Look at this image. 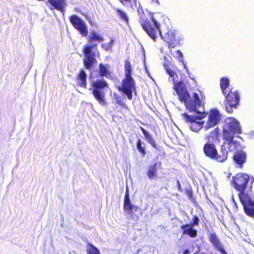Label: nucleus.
Here are the masks:
<instances>
[{"instance_id":"6e6552de","label":"nucleus","mask_w":254,"mask_h":254,"mask_svg":"<svg viewBox=\"0 0 254 254\" xmlns=\"http://www.w3.org/2000/svg\"><path fill=\"white\" fill-rule=\"evenodd\" d=\"M250 180V176L248 174L242 173H237L233 177L232 183L235 190L239 192V197L248 194L246 190Z\"/></svg>"},{"instance_id":"e433bc0d","label":"nucleus","mask_w":254,"mask_h":254,"mask_svg":"<svg viewBox=\"0 0 254 254\" xmlns=\"http://www.w3.org/2000/svg\"><path fill=\"white\" fill-rule=\"evenodd\" d=\"M193 254H198L196 252V253H194Z\"/></svg>"},{"instance_id":"dca6fc26","label":"nucleus","mask_w":254,"mask_h":254,"mask_svg":"<svg viewBox=\"0 0 254 254\" xmlns=\"http://www.w3.org/2000/svg\"><path fill=\"white\" fill-rule=\"evenodd\" d=\"M228 152L226 149V147L224 144L220 146V152L217 150L214 156L212 157L211 159L216 161L219 163H223L228 159Z\"/></svg>"},{"instance_id":"aec40b11","label":"nucleus","mask_w":254,"mask_h":254,"mask_svg":"<svg viewBox=\"0 0 254 254\" xmlns=\"http://www.w3.org/2000/svg\"><path fill=\"white\" fill-rule=\"evenodd\" d=\"M246 153L242 151L236 152L233 156L235 163L238 164L240 168H243V164L246 161Z\"/></svg>"},{"instance_id":"9b49d317","label":"nucleus","mask_w":254,"mask_h":254,"mask_svg":"<svg viewBox=\"0 0 254 254\" xmlns=\"http://www.w3.org/2000/svg\"><path fill=\"white\" fill-rule=\"evenodd\" d=\"M69 20L75 29L77 30L82 37L88 35V28L85 22L78 16L73 14L69 17Z\"/></svg>"},{"instance_id":"5701e85b","label":"nucleus","mask_w":254,"mask_h":254,"mask_svg":"<svg viewBox=\"0 0 254 254\" xmlns=\"http://www.w3.org/2000/svg\"><path fill=\"white\" fill-rule=\"evenodd\" d=\"M99 74L101 77L105 76L107 78H112V73L108 70L109 65L107 66L102 63L99 64Z\"/></svg>"},{"instance_id":"2eb2a0df","label":"nucleus","mask_w":254,"mask_h":254,"mask_svg":"<svg viewBox=\"0 0 254 254\" xmlns=\"http://www.w3.org/2000/svg\"><path fill=\"white\" fill-rule=\"evenodd\" d=\"M161 162H156L148 166L146 175L148 178L150 180H153L157 177L158 170L161 168Z\"/></svg>"},{"instance_id":"a878e982","label":"nucleus","mask_w":254,"mask_h":254,"mask_svg":"<svg viewBox=\"0 0 254 254\" xmlns=\"http://www.w3.org/2000/svg\"><path fill=\"white\" fill-rule=\"evenodd\" d=\"M87 254H101L99 249L91 243H88L86 246Z\"/></svg>"},{"instance_id":"72a5a7b5","label":"nucleus","mask_w":254,"mask_h":254,"mask_svg":"<svg viewBox=\"0 0 254 254\" xmlns=\"http://www.w3.org/2000/svg\"><path fill=\"white\" fill-rule=\"evenodd\" d=\"M177 186H178V190L181 191V192H183V189L181 187V184L180 183V181L179 180H177Z\"/></svg>"},{"instance_id":"4468645a","label":"nucleus","mask_w":254,"mask_h":254,"mask_svg":"<svg viewBox=\"0 0 254 254\" xmlns=\"http://www.w3.org/2000/svg\"><path fill=\"white\" fill-rule=\"evenodd\" d=\"M208 239L216 251L222 254H228L224 250L223 244L221 243L215 233H210L209 235Z\"/></svg>"},{"instance_id":"0eeeda50","label":"nucleus","mask_w":254,"mask_h":254,"mask_svg":"<svg viewBox=\"0 0 254 254\" xmlns=\"http://www.w3.org/2000/svg\"><path fill=\"white\" fill-rule=\"evenodd\" d=\"M239 122L234 118H227L222 127L223 138H231L235 134L241 133Z\"/></svg>"},{"instance_id":"cd10ccee","label":"nucleus","mask_w":254,"mask_h":254,"mask_svg":"<svg viewBox=\"0 0 254 254\" xmlns=\"http://www.w3.org/2000/svg\"><path fill=\"white\" fill-rule=\"evenodd\" d=\"M164 69L167 74L171 77H175V76L178 77L177 74L174 71L173 69H172L168 64H164Z\"/></svg>"},{"instance_id":"9d476101","label":"nucleus","mask_w":254,"mask_h":254,"mask_svg":"<svg viewBox=\"0 0 254 254\" xmlns=\"http://www.w3.org/2000/svg\"><path fill=\"white\" fill-rule=\"evenodd\" d=\"M123 208L124 211L129 215L130 219L135 222L138 221L139 216L135 214L134 212L140 211V215H142V211L139 206L132 204L129 198V193L128 188L126 190L124 199Z\"/></svg>"},{"instance_id":"20e7f679","label":"nucleus","mask_w":254,"mask_h":254,"mask_svg":"<svg viewBox=\"0 0 254 254\" xmlns=\"http://www.w3.org/2000/svg\"><path fill=\"white\" fill-rule=\"evenodd\" d=\"M104 40V38L96 31L92 30L90 32L87 38V41L89 44L85 45L82 49V52L84 56L83 62L87 69H91L97 63L95 53L93 51V50L97 48L98 43L102 42Z\"/></svg>"},{"instance_id":"7ed1b4c3","label":"nucleus","mask_w":254,"mask_h":254,"mask_svg":"<svg viewBox=\"0 0 254 254\" xmlns=\"http://www.w3.org/2000/svg\"><path fill=\"white\" fill-rule=\"evenodd\" d=\"M174 88L177 92L181 102H184L187 110L189 111H199V109L204 110L205 97H199L196 93L192 94L190 99L184 83L182 81L174 82Z\"/></svg>"},{"instance_id":"39448f33","label":"nucleus","mask_w":254,"mask_h":254,"mask_svg":"<svg viewBox=\"0 0 254 254\" xmlns=\"http://www.w3.org/2000/svg\"><path fill=\"white\" fill-rule=\"evenodd\" d=\"M131 65L128 60L125 62V77L122 80L121 85L118 87V89L124 95H126L129 100L132 99V93H136V84L131 76Z\"/></svg>"},{"instance_id":"1a4fd4ad","label":"nucleus","mask_w":254,"mask_h":254,"mask_svg":"<svg viewBox=\"0 0 254 254\" xmlns=\"http://www.w3.org/2000/svg\"><path fill=\"white\" fill-rule=\"evenodd\" d=\"M108 83L104 79L93 81L91 83L92 94L99 104L104 106L106 104L104 89L107 88Z\"/></svg>"},{"instance_id":"412c9836","label":"nucleus","mask_w":254,"mask_h":254,"mask_svg":"<svg viewBox=\"0 0 254 254\" xmlns=\"http://www.w3.org/2000/svg\"><path fill=\"white\" fill-rule=\"evenodd\" d=\"M77 85L84 88L87 86V75L83 69H81L76 77Z\"/></svg>"},{"instance_id":"bb28decb","label":"nucleus","mask_w":254,"mask_h":254,"mask_svg":"<svg viewBox=\"0 0 254 254\" xmlns=\"http://www.w3.org/2000/svg\"><path fill=\"white\" fill-rule=\"evenodd\" d=\"M136 147L142 156H144L146 154L145 144L142 142L140 138L138 139L136 142Z\"/></svg>"},{"instance_id":"6ab92c4d","label":"nucleus","mask_w":254,"mask_h":254,"mask_svg":"<svg viewBox=\"0 0 254 254\" xmlns=\"http://www.w3.org/2000/svg\"><path fill=\"white\" fill-rule=\"evenodd\" d=\"M203 151L207 157L211 159L212 157L214 156L217 149L214 144L206 142L203 146Z\"/></svg>"},{"instance_id":"b1692460","label":"nucleus","mask_w":254,"mask_h":254,"mask_svg":"<svg viewBox=\"0 0 254 254\" xmlns=\"http://www.w3.org/2000/svg\"><path fill=\"white\" fill-rule=\"evenodd\" d=\"M140 129L144 135L145 140L149 143L154 148H157V145L155 143L154 139L153 138L151 135H150L143 127H140Z\"/></svg>"},{"instance_id":"c9c22d12","label":"nucleus","mask_w":254,"mask_h":254,"mask_svg":"<svg viewBox=\"0 0 254 254\" xmlns=\"http://www.w3.org/2000/svg\"><path fill=\"white\" fill-rule=\"evenodd\" d=\"M210 111H212V112H213V111H218V110L216 109H212L210 110Z\"/></svg>"},{"instance_id":"a211bd4d","label":"nucleus","mask_w":254,"mask_h":254,"mask_svg":"<svg viewBox=\"0 0 254 254\" xmlns=\"http://www.w3.org/2000/svg\"><path fill=\"white\" fill-rule=\"evenodd\" d=\"M181 229L183 230V235H188L192 238H195L197 235V231L193 228V226L190 224L182 225Z\"/></svg>"},{"instance_id":"393cba45","label":"nucleus","mask_w":254,"mask_h":254,"mask_svg":"<svg viewBox=\"0 0 254 254\" xmlns=\"http://www.w3.org/2000/svg\"><path fill=\"white\" fill-rule=\"evenodd\" d=\"M116 13L119 17V19L125 22L126 24H128L129 19L127 14L123 10L117 8L115 9Z\"/></svg>"},{"instance_id":"2f4dec72","label":"nucleus","mask_w":254,"mask_h":254,"mask_svg":"<svg viewBox=\"0 0 254 254\" xmlns=\"http://www.w3.org/2000/svg\"><path fill=\"white\" fill-rule=\"evenodd\" d=\"M199 218L197 216H194L192 219V222L190 223L192 226H197L199 223Z\"/></svg>"},{"instance_id":"423d86ee","label":"nucleus","mask_w":254,"mask_h":254,"mask_svg":"<svg viewBox=\"0 0 254 254\" xmlns=\"http://www.w3.org/2000/svg\"><path fill=\"white\" fill-rule=\"evenodd\" d=\"M230 80L227 77H222L220 79V87L222 94L225 97L226 105L232 109L236 108L240 101V95L238 91L233 87L229 88Z\"/></svg>"},{"instance_id":"c756f323","label":"nucleus","mask_w":254,"mask_h":254,"mask_svg":"<svg viewBox=\"0 0 254 254\" xmlns=\"http://www.w3.org/2000/svg\"><path fill=\"white\" fill-rule=\"evenodd\" d=\"M113 41L108 43H103L101 44V48L105 51H109L112 49Z\"/></svg>"},{"instance_id":"7c9ffc66","label":"nucleus","mask_w":254,"mask_h":254,"mask_svg":"<svg viewBox=\"0 0 254 254\" xmlns=\"http://www.w3.org/2000/svg\"><path fill=\"white\" fill-rule=\"evenodd\" d=\"M186 193L190 199L193 198L192 190L191 188H189L185 190Z\"/></svg>"},{"instance_id":"c85d7f7f","label":"nucleus","mask_w":254,"mask_h":254,"mask_svg":"<svg viewBox=\"0 0 254 254\" xmlns=\"http://www.w3.org/2000/svg\"><path fill=\"white\" fill-rule=\"evenodd\" d=\"M175 53L176 55L174 56V57H175L179 62H181L183 64L184 68L187 69V65L183 59L184 57L182 53L180 50H177L176 51Z\"/></svg>"},{"instance_id":"f8f14e48","label":"nucleus","mask_w":254,"mask_h":254,"mask_svg":"<svg viewBox=\"0 0 254 254\" xmlns=\"http://www.w3.org/2000/svg\"><path fill=\"white\" fill-rule=\"evenodd\" d=\"M245 213L249 216L254 217V200L249 194L239 197Z\"/></svg>"},{"instance_id":"473e14b6","label":"nucleus","mask_w":254,"mask_h":254,"mask_svg":"<svg viewBox=\"0 0 254 254\" xmlns=\"http://www.w3.org/2000/svg\"><path fill=\"white\" fill-rule=\"evenodd\" d=\"M120 2L124 5L127 4L131 3L132 0H119Z\"/></svg>"},{"instance_id":"f03ea898","label":"nucleus","mask_w":254,"mask_h":254,"mask_svg":"<svg viewBox=\"0 0 254 254\" xmlns=\"http://www.w3.org/2000/svg\"><path fill=\"white\" fill-rule=\"evenodd\" d=\"M207 113L208 119L206 127L209 128L219 124L223 118V115L220 112H193L192 115L184 113L182 115L185 122L190 125V128L193 131H197L201 128L205 123L203 121L206 117Z\"/></svg>"},{"instance_id":"ddd939ff","label":"nucleus","mask_w":254,"mask_h":254,"mask_svg":"<svg viewBox=\"0 0 254 254\" xmlns=\"http://www.w3.org/2000/svg\"><path fill=\"white\" fill-rule=\"evenodd\" d=\"M46 4L50 10L56 9L63 13L66 6L65 0H47Z\"/></svg>"},{"instance_id":"4be33fe9","label":"nucleus","mask_w":254,"mask_h":254,"mask_svg":"<svg viewBox=\"0 0 254 254\" xmlns=\"http://www.w3.org/2000/svg\"><path fill=\"white\" fill-rule=\"evenodd\" d=\"M234 136H233L231 138H223L224 142L222 144L225 145L226 144H228V149L229 152H233L238 149L240 146L239 142L234 140Z\"/></svg>"},{"instance_id":"f257e3e1","label":"nucleus","mask_w":254,"mask_h":254,"mask_svg":"<svg viewBox=\"0 0 254 254\" xmlns=\"http://www.w3.org/2000/svg\"><path fill=\"white\" fill-rule=\"evenodd\" d=\"M138 21L143 30L150 38L156 41L158 35L168 44L170 52L173 55L171 49L179 45V40L176 38L175 31L170 29L162 35L160 30V25L150 13H145L142 7L139 6L137 9Z\"/></svg>"},{"instance_id":"f3484780","label":"nucleus","mask_w":254,"mask_h":254,"mask_svg":"<svg viewBox=\"0 0 254 254\" xmlns=\"http://www.w3.org/2000/svg\"><path fill=\"white\" fill-rule=\"evenodd\" d=\"M220 129L219 127H216L211 130L209 134L206 136L205 139L207 142L214 144L217 142L219 143L220 142Z\"/></svg>"},{"instance_id":"f704fd0d","label":"nucleus","mask_w":254,"mask_h":254,"mask_svg":"<svg viewBox=\"0 0 254 254\" xmlns=\"http://www.w3.org/2000/svg\"><path fill=\"white\" fill-rule=\"evenodd\" d=\"M189 250L187 249L184 251V254H189Z\"/></svg>"}]
</instances>
